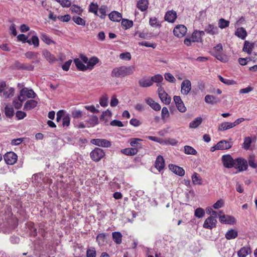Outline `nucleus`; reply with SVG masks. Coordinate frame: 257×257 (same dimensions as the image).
<instances>
[{
	"label": "nucleus",
	"instance_id": "obj_1",
	"mask_svg": "<svg viewBox=\"0 0 257 257\" xmlns=\"http://www.w3.org/2000/svg\"><path fill=\"white\" fill-rule=\"evenodd\" d=\"M135 70L134 66H121L114 68L111 72V76L113 78L124 77L133 74Z\"/></svg>",
	"mask_w": 257,
	"mask_h": 257
},
{
	"label": "nucleus",
	"instance_id": "obj_2",
	"mask_svg": "<svg viewBox=\"0 0 257 257\" xmlns=\"http://www.w3.org/2000/svg\"><path fill=\"white\" fill-rule=\"evenodd\" d=\"M36 96V93L33 89L25 87L20 90L18 99L21 102H23L26 100V98H35Z\"/></svg>",
	"mask_w": 257,
	"mask_h": 257
},
{
	"label": "nucleus",
	"instance_id": "obj_3",
	"mask_svg": "<svg viewBox=\"0 0 257 257\" xmlns=\"http://www.w3.org/2000/svg\"><path fill=\"white\" fill-rule=\"evenodd\" d=\"M233 167L238 169L239 172L245 171L248 168L247 162L243 158H238L235 159Z\"/></svg>",
	"mask_w": 257,
	"mask_h": 257
},
{
	"label": "nucleus",
	"instance_id": "obj_4",
	"mask_svg": "<svg viewBox=\"0 0 257 257\" xmlns=\"http://www.w3.org/2000/svg\"><path fill=\"white\" fill-rule=\"evenodd\" d=\"M105 155L103 150L99 148H95L90 154L91 159L95 161H99Z\"/></svg>",
	"mask_w": 257,
	"mask_h": 257
},
{
	"label": "nucleus",
	"instance_id": "obj_5",
	"mask_svg": "<svg viewBox=\"0 0 257 257\" xmlns=\"http://www.w3.org/2000/svg\"><path fill=\"white\" fill-rule=\"evenodd\" d=\"M158 93L159 98L162 102L165 104H169L171 102V98L164 90L162 86L159 87L158 89Z\"/></svg>",
	"mask_w": 257,
	"mask_h": 257
},
{
	"label": "nucleus",
	"instance_id": "obj_6",
	"mask_svg": "<svg viewBox=\"0 0 257 257\" xmlns=\"http://www.w3.org/2000/svg\"><path fill=\"white\" fill-rule=\"evenodd\" d=\"M4 158L8 165H12L17 162L18 156L14 152H9L5 154Z\"/></svg>",
	"mask_w": 257,
	"mask_h": 257
},
{
	"label": "nucleus",
	"instance_id": "obj_7",
	"mask_svg": "<svg viewBox=\"0 0 257 257\" xmlns=\"http://www.w3.org/2000/svg\"><path fill=\"white\" fill-rule=\"evenodd\" d=\"M90 143L94 145L104 148H109L111 146V142L104 139H93L90 140Z\"/></svg>",
	"mask_w": 257,
	"mask_h": 257
},
{
	"label": "nucleus",
	"instance_id": "obj_8",
	"mask_svg": "<svg viewBox=\"0 0 257 257\" xmlns=\"http://www.w3.org/2000/svg\"><path fill=\"white\" fill-rule=\"evenodd\" d=\"M221 159L224 167L231 168L234 166L235 160L233 159L231 155L229 154L223 155Z\"/></svg>",
	"mask_w": 257,
	"mask_h": 257
},
{
	"label": "nucleus",
	"instance_id": "obj_9",
	"mask_svg": "<svg viewBox=\"0 0 257 257\" xmlns=\"http://www.w3.org/2000/svg\"><path fill=\"white\" fill-rule=\"evenodd\" d=\"M217 220L212 216H209L205 220L203 227L206 229H212L216 227L217 224Z\"/></svg>",
	"mask_w": 257,
	"mask_h": 257
},
{
	"label": "nucleus",
	"instance_id": "obj_10",
	"mask_svg": "<svg viewBox=\"0 0 257 257\" xmlns=\"http://www.w3.org/2000/svg\"><path fill=\"white\" fill-rule=\"evenodd\" d=\"M186 32L187 28L183 25L176 26L173 30L174 35L179 38L183 37L186 34Z\"/></svg>",
	"mask_w": 257,
	"mask_h": 257
},
{
	"label": "nucleus",
	"instance_id": "obj_11",
	"mask_svg": "<svg viewBox=\"0 0 257 257\" xmlns=\"http://www.w3.org/2000/svg\"><path fill=\"white\" fill-rule=\"evenodd\" d=\"M191 89V83L189 80L186 79L181 83V92L184 95H187Z\"/></svg>",
	"mask_w": 257,
	"mask_h": 257
},
{
	"label": "nucleus",
	"instance_id": "obj_12",
	"mask_svg": "<svg viewBox=\"0 0 257 257\" xmlns=\"http://www.w3.org/2000/svg\"><path fill=\"white\" fill-rule=\"evenodd\" d=\"M174 101L176 104V106L179 111L184 112L186 110V108L184 105L181 97L179 96H174Z\"/></svg>",
	"mask_w": 257,
	"mask_h": 257
},
{
	"label": "nucleus",
	"instance_id": "obj_13",
	"mask_svg": "<svg viewBox=\"0 0 257 257\" xmlns=\"http://www.w3.org/2000/svg\"><path fill=\"white\" fill-rule=\"evenodd\" d=\"M219 221L222 223L233 224L235 223V219L230 215H222L219 216Z\"/></svg>",
	"mask_w": 257,
	"mask_h": 257
},
{
	"label": "nucleus",
	"instance_id": "obj_14",
	"mask_svg": "<svg viewBox=\"0 0 257 257\" xmlns=\"http://www.w3.org/2000/svg\"><path fill=\"white\" fill-rule=\"evenodd\" d=\"M205 35L204 31L195 30L192 34L191 38L193 42H200L202 41V36Z\"/></svg>",
	"mask_w": 257,
	"mask_h": 257
},
{
	"label": "nucleus",
	"instance_id": "obj_15",
	"mask_svg": "<svg viewBox=\"0 0 257 257\" xmlns=\"http://www.w3.org/2000/svg\"><path fill=\"white\" fill-rule=\"evenodd\" d=\"M165 160L163 157L159 155L157 157L155 163V168L159 171H161L164 169L165 167Z\"/></svg>",
	"mask_w": 257,
	"mask_h": 257
},
{
	"label": "nucleus",
	"instance_id": "obj_16",
	"mask_svg": "<svg viewBox=\"0 0 257 257\" xmlns=\"http://www.w3.org/2000/svg\"><path fill=\"white\" fill-rule=\"evenodd\" d=\"M169 167L174 173L178 176L182 177L185 175V171L182 167L173 164L169 165Z\"/></svg>",
	"mask_w": 257,
	"mask_h": 257
},
{
	"label": "nucleus",
	"instance_id": "obj_17",
	"mask_svg": "<svg viewBox=\"0 0 257 257\" xmlns=\"http://www.w3.org/2000/svg\"><path fill=\"white\" fill-rule=\"evenodd\" d=\"M231 147L232 143L226 140L220 141L216 144V148L219 150L229 149Z\"/></svg>",
	"mask_w": 257,
	"mask_h": 257
},
{
	"label": "nucleus",
	"instance_id": "obj_18",
	"mask_svg": "<svg viewBox=\"0 0 257 257\" xmlns=\"http://www.w3.org/2000/svg\"><path fill=\"white\" fill-rule=\"evenodd\" d=\"M145 101L152 109L156 111H159L161 106L158 102H155L152 98L148 97L145 99Z\"/></svg>",
	"mask_w": 257,
	"mask_h": 257
},
{
	"label": "nucleus",
	"instance_id": "obj_19",
	"mask_svg": "<svg viewBox=\"0 0 257 257\" xmlns=\"http://www.w3.org/2000/svg\"><path fill=\"white\" fill-rule=\"evenodd\" d=\"M138 83L140 87L143 88L149 87L153 85L151 78L147 77H143L139 80Z\"/></svg>",
	"mask_w": 257,
	"mask_h": 257
},
{
	"label": "nucleus",
	"instance_id": "obj_20",
	"mask_svg": "<svg viewBox=\"0 0 257 257\" xmlns=\"http://www.w3.org/2000/svg\"><path fill=\"white\" fill-rule=\"evenodd\" d=\"M38 102L34 99L27 100L24 105V110L26 111L30 110L37 106Z\"/></svg>",
	"mask_w": 257,
	"mask_h": 257
},
{
	"label": "nucleus",
	"instance_id": "obj_21",
	"mask_svg": "<svg viewBox=\"0 0 257 257\" xmlns=\"http://www.w3.org/2000/svg\"><path fill=\"white\" fill-rule=\"evenodd\" d=\"M177 18V14L175 11H168L165 16V20L170 23H173Z\"/></svg>",
	"mask_w": 257,
	"mask_h": 257
},
{
	"label": "nucleus",
	"instance_id": "obj_22",
	"mask_svg": "<svg viewBox=\"0 0 257 257\" xmlns=\"http://www.w3.org/2000/svg\"><path fill=\"white\" fill-rule=\"evenodd\" d=\"M204 31L206 33L210 35H214L218 33V28L212 24H209L207 26H206Z\"/></svg>",
	"mask_w": 257,
	"mask_h": 257
},
{
	"label": "nucleus",
	"instance_id": "obj_23",
	"mask_svg": "<svg viewBox=\"0 0 257 257\" xmlns=\"http://www.w3.org/2000/svg\"><path fill=\"white\" fill-rule=\"evenodd\" d=\"M42 54L50 63H53L57 61L55 56L47 50H43Z\"/></svg>",
	"mask_w": 257,
	"mask_h": 257
},
{
	"label": "nucleus",
	"instance_id": "obj_24",
	"mask_svg": "<svg viewBox=\"0 0 257 257\" xmlns=\"http://www.w3.org/2000/svg\"><path fill=\"white\" fill-rule=\"evenodd\" d=\"M109 19L113 22H120L122 19L121 15L117 11H113L108 15Z\"/></svg>",
	"mask_w": 257,
	"mask_h": 257
},
{
	"label": "nucleus",
	"instance_id": "obj_25",
	"mask_svg": "<svg viewBox=\"0 0 257 257\" xmlns=\"http://www.w3.org/2000/svg\"><path fill=\"white\" fill-rule=\"evenodd\" d=\"M148 0H139L137 4V8L142 12L146 11L148 8Z\"/></svg>",
	"mask_w": 257,
	"mask_h": 257
},
{
	"label": "nucleus",
	"instance_id": "obj_26",
	"mask_svg": "<svg viewBox=\"0 0 257 257\" xmlns=\"http://www.w3.org/2000/svg\"><path fill=\"white\" fill-rule=\"evenodd\" d=\"M99 62V59L95 56L91 57L87 64L86 67L87 69L92 70L94 66Z\"/></svg>",
	"mask_w": 257,
	"mask_h": 257
},
{
	"label": "nucleus",
	"instance_id": "obj_27",
	"mask_svg": "<svg viewBox=\"0 0 257 257\" xmlns=\"http://www.w3.org/2000/svg\"><path fill=\"white\" fill-rule=\"evenodd\" d=\"M235 35L242 40H244L247 36V32L244 28L240 27L235 32Z\"/></svg>",
	"mask_w": 257,
	"mask_h": 257
},
{
	"label": "nucleus",
	"instance_id": "obj_28",
	"mask_svg": "<svg viewBox=\"0 0 257 257\" xmlns=\"http://www.w3.org/2000/svg\"><path fill=\"white\" fill-rule=\"evenodd\" d=\"M234 127L232 122H224L220 123L218 127V131L223 132Z\"/></svg>",
	"mask_w": 257,
	"mask_h": 257
},
{
	"label": "nucleus",
	"instance_id": "obj_29",
	"mask_svg": "<svg viewBox=\"0 0 257 257\" xmlns=\"http://www.w3.org/2000/svg\"><path fill=\"white\" fill-rule=\"evenodd\" d=\"M15 67L18 69L27 70L32 71L34 69V66L31 65H28L24 63H21L19 62L15 63Z\"/></svg>",
	"mask_w": 257,
	"mask_h": 257
},
{
	"label": "nucleus",
	"instance_id": "obj_30",
	"mask_svg": "<svg viewBox=\"0 0 257 257\" xmlns=\"http://www.w3.org/2000/svg\"><path fill=\"white\" fill-rule=\"evenodd\" d=\"M15 89L13 87H7L3 91V97L4 98H9L14 96Z\"/></svg>",
	"mask_w": 257,
	"mask_h": 257
},
{
	"label": "nucleus",
	"instance_id": "obj_31",
	"mask_svg": "<svg viewBox=\"0 0 257 257\" xmlns=\"http://www.w3.org/2000/svg\"><path fill=\"white\" fill-rule=\"evenodd\" d=\"M74 62L78 70L85 71L87 70L86 65H85L79 58L74 59Z\"/></svg>",
	"mask_w": 257,
	"mask_h": 257
},
{
	"label": "nucleus",
	"instance_id": "obj_32",
	"mask_svg": "<svg viewBox=\"0 0 257 257\" xmlns=\"http://www.w3.org/2000/svg\"><path fill=\"white\" fill-rule=\"evenodd\" d=\"M253 48L254 44L253 43H251L247 41H245L244 43L242 50L248 54H251Z\"/></svg>",
	"mask_w": 257,
	"mask_h": 257
},
{
	"label": "nucleus",
	"instance_id": "obj_33",
	"mask_svg": "<svg viewBox=\"0 0 257 257\" xmlns=\"http://www.w3.org/2000/svg\"><path fill=\"white\" fill-rule=\"evenodd\" d=\"M121 152L127 156H134L137 154L138 149L135 148H128L122 149Z\"/></svg>",
	"mask_w": 257,
	"mask_h": 257
},
{
	"label": "nucleus",
	"instance_id": "obj_34",
	"mask_svg": "<svg viewBox=\"0 0 257 257\" xmlns=\"http://www.w3.org/2000/svg\"><path fill=\"white\" fill-rule=\"evenodd\" d=\"M250 253V248L247 246H244L239 249L237 252V254L239 257H246Z\"/></svg>",
	"mask_w": 257,
	"mask_h": 257
},
{
	"label": "nucleus",
	"instance_id": "obj_35",
	"mask_svg": "<svg viewBox=\"0 0 257 257\" xmlns=\"http://www.w3.org/2000/svg\"><path fill=\"white\" fill-rule=\"evenodd\" d=\"M238 235V232L235 229H230L226 232L225 237L227 239L230 240L235 238Z\"/></svg>",
	"mask_w": 257,
	"mask_h": 257
},
{
	"label": "nucleus",
	"instance_id": "obj_36",
	"mask_svg": "<svg viewBox=\"0 0 257 257\" xmlns=\"http://www.w3.org/2000/svg\"><path fill=\"white\" fill-rule=\"evenodd\" d=\"M40 38L47 45L55 44V42L53 40H52L47 34L45 33H43L41 34Z\"/></svg>",
	"mask_w": 257,
	"mask_h": 257
},
{
	"label": "nucleus",
	"instance_id": "obj_37",
	"mask_svg": "<svg viewBox=\"0 0 257 257\" xmlns=\"http://www.w3.org/2000/svg\"><path fill=\"white\" fill-rule=\"evenodd\" d=\"M202 122L201 117H197L189 123V127L191 128H197Z\"/></svg>",
	"mask_w": 257,
	"mask_h": 257
},
{
	"label": "nucleus",
	"instance_id": "obj_38",
	"mask_svg": "<svg viewBox=\"0 0 257 257\" xmlns=\"http://www.w3.org/2000/svg\"><path fill=\"white\" fill-rule=\"evenodd\" d=\"M113 241L117 244H119L122 242V234L119 232H114L112 234Z\"/></svg>",
	"mask_w": 257,
	"mask_h": 257
},
{
	"label": "nucleus",
	"instance_id": "obj_39",
	"mask_svg": "<svg viewBox=\"0 0 257 257\" xmlns=\"http://www.w3.org/2000/svg\"><path fill=\"white\" fill-rule=\"evenodd\" d=\"M141 141H142V140L139 138H131L129 140L131 146L133 148L137 149L140 147L141 144L140 142Z\"/></svg>",
	"mask_w": 257,
	"mask_h": 257
},
{
	"label": "nucleus",
	"instance_id": "obj_40",
	"mask_svg": "<svg viewBox=\"0 0 257 257\" xmlns=\"http://www.w3.org/2000/svg\"><path fill=\"white\" fill-rule=\"evenodd\" d=\"M230 22L226 20L223 18H221L218 21V27L221 29L228 27L229 25Z\"/></svg>",
	"mask_w": 257,
	"mask_h": 257
},
{
	"label": "nucleus",
	"instance_id": "obj_41",
	"mask_svg": "<svg viewBox=\"0 0 257 257\" xmlns=\"http://www.w3.org/2000/svg\"><path fill=\"white\" fill-rule=\"evenodd\" d=\"M184 149V153L186 154L196 155L197 154L196 150L190 146H185Z\"/></svg>",
	"mask_w": 257,
	"mask_h": 257
},
{
	"label": "nucleus",
	"instance_id": "obj_42",
	"mask_svg": "<svg viewBox=\"0 0 257 257\" xmlns=\"http://www.w3.org/2000/svg\"><path fill=\"white\" fill-rule=\"evenodd\" d=\"M192 180L193 183L195 185H201L202 184L201 178L200 177L198 174L196 172H194L192 175Z\"/></svg>",
	"mask_w": 257,
	"mask_h": 257
},
{
	"label": "nucleus",
	"instance_id": "obj_43",
	"mask_svg": "<svg viewBox=\"0 0 257 257\" xmlns=\"http://www.w3.org/2000/svg\"><path fill=\"white\" fill-rule=\"evenodd\" d=\"M121 26L125 29H128L133 25V22L127 19H123L121 21Z\"/></svg>",
	"mask_w": 257,
	"mask_h": 257
},
{
	"label": "nucleus",
	"instance_id": "obj_44",
	"mask_svg": "<svg viewBox=\"0 0 257 257\" xmlns=\"http://www.w3.org/2000/svg\"><path fill=\"white\" fill-rule=\"evenodd\" d=\"M72 20L74 23L78 25L84 26L85 25V21L80 17L73 16Z\"/></svg>",
	"mask_w": 257,
	"mask_h": 257
},
{
	"label": "nucleus",
	"instance_id": "obj_45",
	"mask_svg": "<svg viewBox=\"0 0 257 257\" xmlns=\"http://www.w3.org/2000/svg\"><path fill=\"white\" fill-rule=\"evenodd\" d=\"M151 80L152 81L153 84L154 83H160L163 80V77L161 74H158L151 77Z\"/></svg>",
	"mask_w": 257,
	"mask_h": 257
},
{
	"label": "nucleus",
	"instance_id": "obj_46",
	"mask_svg": "<svg viewBox=\"0 0 257 257\" xmlns=\"http://www.w3.org/2000/svg\"><path fill=\"white\" fill-rule=\"evenodd\" d=\"M70 10L72 13H75L79 15H81L83 12V10L81 8L76 5H73Z\"/></svg>",
	"mask_w": 257,
	"mask_h": 257
},
{
	"label": "nucleus",
	"instance_id": "obj_47",
	"mask_svg": "<svg viewBox=\"0 0 257 257\" xmlns=\"http://www.w3.org/2000/svg\"><path fill=\"white\" fill-rule=\"evenodd\" d=\"M251 142L252 140L250 137H245L244 139L242 147L245 150H248L250 146Z\"/></svg>",
	"mask_w": 257,
	"mask_h": 257
},
{
	"label": "nucleus",
	"instance_id": "obj_48",
	"mask_svg": "<svg viewBox=\"0 0 257 257\" xmlns=\"http://www.w3.org/2000/svg\"><path fill=\"white\" fill-rule=\"evenodd\" d=\"M5 114L9 118H11L14 114V110L13 107H10L8 106L5 108Z\"/></svg>",
	"mask_w": 257,
	"mask_h": 257
},
{
	"label": "nucleus",
	"instance_id": "obj_49",
	"mask_svg": "<svg viewBox=\"0 0 257 257\" xmlns=\"http://www.w3.org/2000/svg\"><path fill=\"white\" fill-rule=\"evenodd\" d=\"M126 215L127 216L128 220L130 222H133V219L136 216V213L132 210H128L126 213Z\"/></svg>",
	"mask_w": 257,
	"mask_h": 257
},
{
	"label": "nucleus",
	"instance_id": "obj_50",
	"mask_svg": "<svg viewBox=\"0 0 257 257\" xmlns=\"http://www.w3.org/2000/svg\"><path fill=\"white\" fill-rule=\"evenodd\" d=\"M140 46H143L147 47H151L153 48H155L157 46V45L155 43H150L146 41L140 42L138 43Z\"/></svg>",
	"mask_w": 257,
	"mask_h": 257
},
{
	"label": "nucleus",
	"instance_id": "obj_51",
	"mask_svg": "<svg viewBox=\"0 0 257 257\" xmlns=\"http://www.w3.org/2000/svg\"><path fill=\"white\" fill-rule=\"evenodd\" d=\"M71 115L74 118H79L82 116V112L80 110L75 109L72 111Z\"/></svg>",
	"mask_w": 257,
	"mask_h": 257
},
{
	"label": "nucleus",
	"instance_id": "obj_52",
	"mask_svg": "<svg viewBox=\"0 0 257 257\" xmlns=\"http://www.w3.org/2000/svg\"><path fill=\"white\" fill-rule=\"evenodd\" d=\"M170 114L168 108L166 107H163L161 112V117L163 120L169 117Z\"/></svg>",
	"mask_w": 257,
	"mask_h": 257
},
{
	"label": "nucleus",
	"instance_id": "obj_53",
	"mask_svg": "<svg viewBox=\"0 0 257 257\" xmlns=\"http://www.w3.org/2000/svg\"><path fill=\"white\" fill-rule=\"evenodd\" d=\"M89 11L94 13L95 15H97L98 13V5L93 3H91L89 5Z\"/></svg>",
	"mask_w": 257,
	"mask_h": 257
},
{
	"label": "nucleus",
	"instance_id": "obj_54",
	"mask_svg": "<svg viewBox=\"0 0 257 257\" xmlns=\"http://www.w3.org/2000/svg\"><path fill=\"white\" fill-rule=\"evenodd\" d=\"M216 98L214 96L211 95H207L205 97V101L207 103L213 104L216 102Z\"/></svg>",
	"mask_w": 257,
	"mask_h": 257
},
{
	"label": "nucleus",
	"instance_id": "obj_55",
	"mask_svg": "<svg viewBox=\"0 0 257 257\" xmlns=\"http://www.w3.org/2000/svg\"><path fill=\"white\" fill-rule=\"evenodd\" d=\"M165 79L171 83H174L176 81V79L173 75L170 73H166L165 74Z\"/></svg>",
	"mask_w": 257,
	"mask_h": 257
},
{
	"label": "nucleus",
	"instance_id": "obj_56",
	"mask_svg": "<svg viewBox=\"0 0 257 257\" xmlns=\"http://www.w3.org/2000/svg\"><path fill=\"white\" fill-rule=\"evenodd\" d=\"M224 204V200L222 199H220L213 204V209H219L220 208H222L223 207Z\"/></svg>",
	"mask_w": 257,
	"mask_h": 257
},
{
	"label": "nucleus",
	"instance_id": "obj_57",
	"mask_svg": "<svg viewBox=\"0 0 257 257\" xmlns=\"http://www.w3.org/2000/svg\"><path fill=\"white\" fill-rule=\"evenodd\" d=\"M105 235L104 233L99 234L96 237V240L99 244H103L105 239Z\"/></svg>",
	"mask_w": 257,
	"mask_h": 257
},
{
	"label": "nucleus",
	"instance_id": "obj_58",
	"mask_svg": "<svg viewBox=\"0 0 257 257\" xmlns=\"http://www.w3.org/2000/svg\"><path fill=\"white\" fill-rule=\"evenodd\" d=\"M70 123V118L68 115H65L62 120V125L64 127L69 126Z\"/></svg>",
	"mask_w": 257,
	"mask_h": 257
},
{
	"label": "nucleus",
	"instance_id": "obj_59",
	"mask_svg": "<svg viewBox=\"0 0 257 257\" xmlns=\"http://www.w3.org/2000/svg\"><path fill=\"white\" fill-rule=\"evenodd\" d=\"M165 143L166 144L171 145L172 146H175L177 145L178 141L175 139L167 138L165 139Z\"/></svg>",
	"mask_w": 257,
	"mask_h": 257
},
{
	"label": "nucleus",
	"instance_id": "obj_60",
	"mask_svg": "<svg viewBox=\"0 0 257 257\" xmlns=\"http://www.w3.org/2000/svg\"><path fill=\"white\" fill-rule=\"evenodd\" d=\"M99 14H97V16H99L101 18L103 19L106 16V9L104 6H101L98 10Z\"/></svg>",
	"mask_w": 257,
	"mask_h": 257
},
{
	"label": "nucleus",
	"instance_id": "obj_61",
	"mask_svg": "<svg viewBox=\"0 0 257 257\" xmlns=\"http://www.w3.org/2000/svg\"><path fill=\"white\" fill-rule=\"evenodd\" d=\"M119 58L122 60H130L131 55L129 52L122 53L120 54Z\"/></svg>",
	"mask_w": 257,
	"mask_h": 257
},
{
	"label": "nucleus",
	"instance_id": "obj_62",
	"mask_svg": "<svg viewBox=\"0 0 257 257\" xmlns=\"http://www.w3.org/2000/svg\"><path fill=\"white\" fill-rule=\"evenodd\" d=\"M99 103L101 106L105 107L108 105V97L107 96H103L99 100Z\"/></svg>",
	"mask_w": 257,
	"mask_h": 257
},
{
	"label": "nucleus",
	"instance_id": "obj_63",
	"mask_svg": "<svg viewBox=\"0 0 257 257\" xmlns=\"http://www.w3.org/2000/svg\"><path fill=\"white\" fill-rule=\"evenodd\" d=\"M26 115L27 114L25 112L20 110L17 111L16 113V116L19 120L24 118Z\"/></svg>",
	"mask_w": 257,
	"mask_h": 257
},
{
	"label": "nucleus",
	"instance_id": "obj_64",
	"mask_svg": "<svg viewBox=\"0 0 257 257\" xmlns=\"http://www.w3.org/2000/svg\"><path fill=\"white\" fill-rule=\"evenodd\" d=\"M248 164L250 167H251L252 168H257V163L255 162V160L254 159V157L252 156H250L248 159Z\"/></svg>",
	"mask_w": 257,
	"mask_h": 257
}]
</instances>
